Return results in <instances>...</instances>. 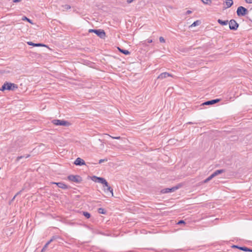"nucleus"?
<instances>
[{"label":"nucleus","instance_id":"1","mask_svg":"<svg viewBox=\"0 0 252 252\" xmlns=\"http://www.w3.org/2000/svg\"><path fill=\"white\" fill-rule=\"evenodd\" d=\"M18 89V86L14 83L5 82L2 86L0 90L4 91L5 90L15 91Z\"/></svg>","mask_w":252,"mask_h":252},{"label":"nucleus","instance_id":"2","mask_svg":"<svg viewBox=\"0 0 252 252\" xmlns=\"http://www.w3.org/2000/svg\"><path fill=\"white\" fill-rule=\"evenodd\" d=\"M89 32H94L95 33L98 37L101 38H104L106 36L105 32L103 30H95V29H90Z\"/></svg>","mask_w":252,"mask_h":252},{"label":"nucleus","instance_id":"3","mask_svg":"<svg viewBox=\"0 0 252 252\" xmlns=\"http://www.w3.org/2000/svg\"><path fill=\"white\" fill-rule=\"evenodd\" d=\"M52 123L56 126H68L70 125V123L68 121L61 120L55 119L52 121Z\"/></svg>","mask_w":252,"mask_h":252},{"label":"nucleus","instance_id":"4","mask_svg":"<svg viewBox=\"0 0 252 252\" xmlns=\"http://www.w3.org/2000/svg\"><path fill=\"white\" fill-rule=\"evenodd\" d=\"M236 13L238 16L241 17L247 14L248 10L245 7L240 6L238 7Z\"/></svg>","mask_w":252,"mask_h":252},{"label":"nucleus","instance_id":"5","mask_svg":"<svg viewBox=\"0 0 252 252\" xmlns=\"http://www.w3.org/2000/svg\"><path fill=\"white\" fill-rule=\"evenodd\" d=\"M92 181L95 183H101L102 185L107 186V182L106 180L102 177H98L96 176H93L91 177Z\"/></svg>","mask_w":252,"mask_h":252},{"label":"nucleus","instance_id":"6","mask_svg":"<svg viewBox=\"0 0 252 252\" xmlns=\"http://www.w3.org/2000/svg\"><path fill=\"white\" fill-rule=\"evenodd\" d=\"M67 179L72 182H74L76 183H80L82 182V179L79 175H70L67 177Z\"/></svg>","mask_w":252,"mask_h":252},{"label":"nucleus","instance_id":"7","mask_svg":"<svg viewBox=\"0 0 252 252\" xmlns=\"http://www.w3.org/2000/svg\"><path fill=\"white\" fill-rule=\"evenodd\" d=\"M228 23H229V27L231 30L236 31L239 27V24L234 19H231Z\"/></svg>","mask_w":252,"mask_h":252},{"label":"nucleus","instance_id":"8","mask_svg":"<svg viewBox=\"0 0 252 252\" xmlns=\"http://www.w3.org/2000/svg\"><path fill=\"white\" fill-rule=\"evenodd\" d=\"M58 238V237L57 236H53L51 239L48 241L46 244L44 246V247H43V248L41 250V252H45L47 251V248H48V246H49V245L52 242H53L54 240L57 239Z\"/></svg>","mask_w":252,"mask_h":252},{"label":"nucleus","instance_id":"9","mask_svg":"<svg viewBox=\"0 0 252 252\" xmlns=\"http://www.w3.org/2000/svg\"><path fill=\"white\" fill-rule=\"evenodd\" d=\"M103 186L104 188V192L107 194L110 193L111 196H113V189L110 186H109L108 183H107V186H106L105 185H103Z\"/></svg>","mask_w":252,"mask_h":252},{"label":"nucleus","instance_id":"10","mask_svg":"<svg viewBox=\"0 0 252 252\" xmlns=\"http://www.w3.org/2000/svg\"><path fill=\"white\" fill-rule=\"evenodd\" d=\"M179 188L177 186L172 187L171 188H165L161 190V192L162 193H167L175 191Z\"/></svg>","mask_w":252,"mask_h":252},{"label":"nucleus","instance_id":"11","mask_svg":"<svg viewBox=\"0 0 252 252\" xmlns=\"http://www.w3.org/2000/svg\"><path fill=\"white\" fill-rule=\"evenodd\" d=\"M168 77H173V75L171 74H170L168 72H163V73H161V74H160L158 77V79H163L164 78H166Z\"/></svg>","mask_w":252,"mask_h":252},{"label":"nucleus","instance_id":"12","mask_svg":"<svg viewBox=\"0 0 252 252\" xmlns=\"http://www.w3.org/2000/svg\"><path fill=\"white\" fill-rule=\"evenodd\" d=\"M220 99H212L211 100H208V101H205V102L202 103V105H212V104H214L217 102H219V101H220Z\"/></svg>","mask_w":252,"mask_h":252},{"label":"nucleus","instance_id":"13","mask_svg":"<svg viewBox=\"0 0 252 252\" xmlns=\"http://www.w3.org/2000/svg\"><path fill=\"white\" fill-rule=\"evenodd\" d=\"M52 184H56L59 188H61L62 189H68V186L63 183V182H52Z\"/></svg>","mask_w":252,"mask_h":252},{"label":"nucleus","instance_id":"14","mask_svg":"<svg viewBox=\"0 0 252 252\" xmlns=\"http://www.w3.org/2000/svg\"><path fill=\"white\" fill-rule=\"evenodd\" d=\"M74 164H75L76 165L81 166L85 165V162L83 159L80 158H78L75 160Z\"/></svg>","mask_w":252,"mask_h":252},{"label":"nucleus","instance_id":"15","mask_svg":"<svg viewBox=\"0 0 252 252\" xmlns=\"http://www.w3.org/2000/svg\"><path fill=\"white\" fill-rule=\"evenodd\" d=\"M27 44L29 45L32 46L34 47L46 46L44 44H43L42 43H34L31 41L28 42Z\"/></svg>","mask_w":252,"mask_h":252},{"label":"nucleus","instance_id":"16","mask_svg":"<svg viewBox=\"0 0 252 252\" xmlns=\"http://www.w3.org/2000/svg\"><path fill=\"white\" fill-rule=\"evenodd\" d=\"M225 172V170L224 169H220L216 170L213 174H212L213 177H216V176L222 173Z\"/></svg>","mask_w":252,"mask_h":252},{"label":"nucleus","instance_id":"17","mask_svg":"<svg viewBox=\"0 0 252 252\" xmlns=\"http://www.w3.org/2000/svg\"><path fill=\"white\" fill-rule=\"evenodd\" d=\"M118 49L121 53H123L126 55H128L130 54V52H129L128 50L123 49L119 47H118Z\"/></svg>","mask_w":252,"mask_h":252},{"label":"nucleus","instance_id":"18","mask_svg":"<svg viewBox=\"0 0 252 252\" xmlns=\"http://www.w3.org/2000/svg\"><path fill=\"white\" fill-rule=\"evenodd\" d=\"M218 22L220 25H222V26H224V25H227V24L228 23V20L223 21V20L219 19L218 20Z\"/></svg>","mask_w":252,"mask_h":252},{"label":"nucleus","instance_id":"19","mask_svg":"<svg viewBox=\"0 0 252 252\" xmlns=\"http://www.w3.org/2000/svg\"><path fill=\"white\" fill-rule=\"evenodd\" d=\"M225 3L227 5V7L229 8L233 5V0H225Z\"/></svg>","mask_w":252,"mask_h":252},{"label":"nucleus","instance_id":"20","mask_svg":"<svg viewBox=\"0 0 252 252\" xmlns=\"http://www.w3.org/2000/svg\"><path fill=\"white\" fill-rule=\"evenodd\" d=\"M239 249L245 252H252V249H250L249 248L246 247H241L239 248Z\"/></svg>","mask_w":252,"mask_h":252},{"label":"nucleus","instance_id":"21","mask_svg":"<svg viewBox=\"0 0 252 252\" xmlns=\"http://www.w3.org/2000/svg\"><path fill=\"white\" fill-rule=\"evenodd\" d=\"M201 22L199 20H197L194 22L190 26V27H195L196 26H198L200 24Z\"/></svg>","mask_w":252,"mask_h":252},{"label":"nucleus","instance_id":"22","mask_svg":"<svg viewBox=\"0 0 252 252\" xmlns=\"http://www.w3.org/2000/svg\"><path fill=\"white\" fill-rule=\"evenodd\" d=\"M22 20L23 21H27L28 22H29L30 23L33 24L32 21L31 19L28 18L26 16H23L22 18Z\"/></svg>","mask_w":252,"mask_h":252},{"label":"nucleus","instance_id":"23","mask_svg":"<svg viewBox=\"0 0 252 252\" xmlns=\"http://www.w3.org/2000/svg\"><path fill=\"white\" fill-rule=\"evenodd\" d=\"M30 156V155H27L26 156H19L17 158L16 160V161H19L21 159L24 158H29V157Z\"/></svg>","mask_w":252,"mask_h":252},{"label":"nucleus","instance_id":"24","mask_svg":"<svg viewBox=\"0 0 252 252\" xmlns=\"http://www.w3.org/2000/svg\"><path fill=\"white\" fill-rule=\"evenodd\" d=\"M98 212L99 213V214H105L106 213V211L103 208H99L98 209Z\"/></svg>","mask_w":252,"mask_h":252},{"label":"nucleus","instance_id":"25","mask_svg":"<svg viewBox=\"0 0 252 252\" xmlns=\"http://www.w3.org/2000/svg\"><path fill=\"white\" fill-rule=\"evenodd\" d=\"M83 214L87 219H89L91 217L90 213L88 212H83Z\"/></svg>","mask_w":252,"mask_h":252},{"label":"nucleus","instance_id":"26","mask_svg":"<svg viewBox=\"0 0 252 252\" xmlns=\"http://www.w3.org/2000/svg\"><path fill=\"white\" fill-rule=\"evenodd\" d=\"M202 2L205 4H211L212 1L211 0H201Z\"/></svg>","mask_w":252,"mask_h":252},{"label":"nucleus","instance_id":"27","mask_svg":"<svg viewBox=\"0 0 252 252\" xmlns=\"http://www.w3.org/2000/svg\"><path fill=\"white\" fill-rule=\"evenodd\" d=\"M213 178H214V177H213V176H212V175L211 174L210 176H209L207 179H206L204 180V182L205 183H207V182H208L209 181H210L212 179H213Z\"/></svg>","mask_w":252,"mask_h":252},{"label":"nucleus","instance_id":"28","mask_svg":"<svg viewBox=\"0 0 252 252\" xmlns=\"http://www.w3.org/2000/svg\"><path fill=\"white\" fill-rule=\"evenodd\" d=\"M106 135L110 136V137H111L112 138H113L114 139H120L121 138V137L120 136L114 137V136H110L109 134H106Z\"/></svg>","mask_w":252,"mask_h":252},{"label":"nucleus","instance_id":"29","mask_svg":"<svg viewBox=\"0 0 252 252\" xmlns=\"http://www.w3.org/2000/svg\"><path fill=\"white\" fill-rule=\"evenodd\" d=\"M159 40L160 41V42H161V43H164L165 42V39H164V38L162 36H160L159 38Z\"/></svg>","mask_w":252,"mask_h":252},{"label":"nucleus","instance_id":"30","mask_svg":"<svg viewBox=\"0 0 252 252\" xmlns=\"http://www.w3.org/2000/svg\"><path fill=\"white\" fill-rule=\"evenodd\" d=\"M107 161V158H105V159H101L99 160V163H101L104 161Z\"/></svg>","mask_w":252,"mask_h":252},{"label":"nucleus","instance_id":"31","mask_svg":"<svg viewBox=\"0 0 252 252\" xmlns=\"http://www.w3.org/2000/svg\"><path fill=\"white\" fill-rule=\"evenodd\" d=\"M185 222L184 220H180L177 223L178 224H185Z\"/></svg>","mask_w":252,"mask_h":252},{"label":"nucleus","instance_id":"32","mask_svg":"<svg viewBox=\"0 0 252 252\" xmlns=\"http://www.w3.org/2000/svg\"><path fill=\"white\" fill-rule=\"evenodd\" d=\"M64 7L65 9H68L70 8V6L69 5L66 4L64 5Z\"/></svg>","mask_w":252,"mask_h":252},{"label":"nucleus","instance_id":"33","mask_svg":"<svg viewBox=\"0 0 252 252\" xmlns=\"http://www.w3.org/2000/svg\"><path fill=\"white\" fill-rule=\"evenodd\" d=\"M245 1L248 3H252V0H246Z\"/></svg>","mask_w":252,"mask_h":252},{"label":"nucleus","instance_id":"34","mask_svg":"<svg viewBox=\"0 0 252 252\" xmlns=\"http://www.w3.org/2000/svg\"><path fill=\"white\" fill-rule=\"evenodd\" d=\"M134 0H127L126 2L127 3H130L133 2Z\"/></svg>","mask_w":252,"mask_h":252},{"label":"nucleus","instance_id":"35","mask_svg":"<svg viewBox=\"0 0 252 252\" xmlns=\"http://www.w3.org/2000/svg\"><path fill=\"white\" fill-rule=\"evenodd\" d=\"M153 42L152 39H147V42L149 43H151Z\"/></svg>","mask_w":252,"mask_h":252},{"label":"nucleus","instance_id":"36","mask_svg":"<svg viewBox=\"0 0 252 252\" xmlns=\"http://www.w3.org/2000/svg\"><path fill=\"white\" fill-rule=\"evenodd\" d=\"M13 2L16 3L21 1V0H12Z\"/></svg>","mask_w":252,"mask_h":252},{"label":"nucleus","instance_id":"37","mask_svg":"<svg viewBox=\"0 0 252 252\" xmlns=\"http://www.w3.org/2000/svg\"><path fill=\"white\" fill-rule=\"evenodd\" d=\"M192 13V11H190V10H188L187 12H186V14H190Z\"/></svg>","mask_w":252,"mask_h":252},{"label":"nucleus","instance_id":"38","mask_svg":"<svg viewBox=\"0 0 252 252\" xmlns=\"http://www.w3.org/2000/svg\"><path fill=\"white\" fill-rule=\"evenodd\" d=\"M232 247V248H237V249H239V248H240V247L238 246L237 245H233Z\"/></svg>","mask_w":252,"mask_h":252},{"label":"nucleus","instance_id":"39","mask_svg":"<svg viewBox=\"0 0 252 252\" xmlns=\"http://www.w3.org/2000/svg\"><path fill=\"white\" fill-rule=\"evenodd\" d=\"M21 191H20L19 192H17L16 195H17L21 193Z\"/></svg>","mask_w":252,"mask_h":252},{"label":"nucleus","instance_id":"40","mask_svg":"<svg viewBox=\"0 0 252 252\" xmlns=\"http://www.w3.org/2000/svg\"><path fill=\"white\" fill-rule=\"evenodd\" d=\"M16 196H17V195H15L13 197V199H12V200H14V199H15V198L16 197Z\"/></svg>","mask_w":252,"mask_h":252}]
</instances>
